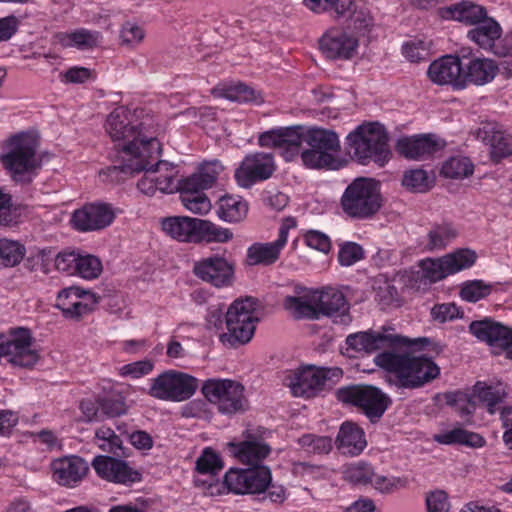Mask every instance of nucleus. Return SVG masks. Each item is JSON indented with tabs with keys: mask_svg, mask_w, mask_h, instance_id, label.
Masks as SVG:
<instances>
[{
	"mask_svg": "<svg viewBox=\"0 0 512 512\" xmlns=\"http://www.w3.org/2000/svg\"><path fill=\"white\" fill-rule=\"evenodd\" d=\"M102 272V263L100 259L91 254H85L80 251L76 274L84 279H95Z\"/></svg>",
	"mask_w": 512,
	"mask_h": 512,
	"instance_id": "obj_50",
	"label": "nucleus"
},
{
	"mask_svg": "<svg viewBox=\"0 0 512 512\" xmlns=\"http://www.w3.org/2000/svg\"><path fill=\"white\" fill-rule=\"evenodd\" d=\"M231 453L242 463L257 466L269 455L271 448L268 444L248 439L240 443H229Z\"/></svg>",
	"mask_w": 512,
	"mask_h": 512,
	"instance_id": "obj_30",
	"label": "nucleus"
},
{
	"mask_svg": "<svg viewBox=\"0 0 512 512\" xmlns=\"http://www.w3.org/2000/svg\"><path fill=\"white\" fill-rule=\"evenodd\" d=\"M146 37L145 30L134 22H125L119 31V44L122 47L136 49Z\"/></svg>",
	"mask_w": 512,
	"mask_h": 512,
	"instance_id": "obj_49",
	"label": "nucleus"
},
{
	"mask_svg": "<svg viewBox=\"0 0 512 512\" xmlns=\"http://www.w3.org/2000/svg\"><path fill=\"white\" fill-rule=\"evenodd\" d=\"M53 479L62 486L77 485L88 471L87 463L78 456H66L51 464Z\"/></svg>",
	"mask_w": 512,
	"mask_h": 512,
	"instance_id": "obj_24",
	"label": "nucleus"
},
{
	"mask_svg": "<svg viewBox=\"0 0 512 512\" xmlns=\"http://www.w3.org/2000/svg\"><path fill=\"white\" fill-rule=\"evenodd\" d=\"M463 64L459 57L447 55L432 62L427 74L430 80L438 85H452L455 88H464L462 77Z\"/></svg>",
	"mask_w": 512,
	"mask_h": 512,
	"instance_id": "obj_23",
	"label": "nucleus"
},
{
	"mask_svg": "<svg viewBox=\"0 0 512 512\" xmlns=\"http://www.w3.org/2000/svg\"><path fill=\"white\" fill-rule=\"evenodd\" d=\"M340 205L345 215L365 220L373 217L382 206L378 182L370 178H357L345 189Z\"/></svg>",
	"mask_w": 512,
	"mask_h": 512,
	"instance_id": "obj_4",
	"label": "nucleus"
},
{
	"mask_svg": "<svg viewBox=\"0 0 512 512\" xmlns=\"http://www.w3.org/2000/svg\"><path fill=\"white\" fill-rule=\"evenodd\" d=\"M216 214L224 222L238 223L244 220L248 213V204L240 196L223 195L216 203Z\"/></svg>",
	"mask_w": 512,
	"mask_h": 512,
	"instance_id": "obj_34",
	"label": "nucleus"
},
{
	"mask_svg": "<svg viewBox=\"0 0 512 512\" xmlns=\"http://www.w3.org/2000/svg\"><path fill=\"white\" fill-rule=\"evenodd\" d=\"M346 146L348 153L362 163L371 159L383 166L391 155L388 135L378 123L358 126L348 134Z\"/></svg>",
	"mask_w": 512,
	"mask_h": 512,
	"instance_id": "obj_3",
	"label": "nucleus"
},
{
	"mask_svg": "<svg viewBox=\"0 0 512 512\" xmlns=\"http://www.w3.org/2000/svg\"><path fill=\"white\" fill-rule=\"evenodd\" d=\"M198 388V380L176 370H167L152 379L148 394L164 401L181 402L189 399Z\"/></svg>",
	"mask_w": 512,
	"mask_h": 512,
	"instance_id": "obj_11",
	"label": "nucleus"
},
{
	"mask_svg": "<svg viewBox=\"0 0 512 512\" xmlns=\"http://www.w3.org/2000/svg\"><path fill=\"white\" fill-rule=\"evenodd\" d=\"M223 166L218 160L204 162L191 176L185 178L188 185H195L201 189L211 188L223 171Z\"/></svg>",
	"mask_w": 512,
	"mask_h": 512,
	"instance_id": "obj_41",
	"label": "nucleus"
},
{
	"mask_svg": "<svg viewBox=\"0 0 512 512\" xmlns=\"http://www.w3.org/2000/svg\"><path fill=\"white\" fill-rule=\"evenodd\" d=\"M92 466L102 479L119 484H131L140 481V473L127 462L110 456H96Z\"/></svg>",
	"mask_w": 512,
	"mask_h": 512,
	"instance_id": "obj_22",
	"label": "nucleus"
},
{
	"mask_svg": "<svg viewBox=\"0 0 512 512\" xmlns=\"http://www.w3.org/2000/svg\"><path fill=\"white\" fill-rule=\"evenodd\" d=\"M6 358L13 366L29 368L39 360L38 352L33 348V338L26 328L11 329L9 333H0V359Z\"/></svg>",
	"mask_w": 512,
	"mask_h": 512,
	"instance_id": "obj_12",
	"label": "nucleus"
},
{
	"mask_svg": "<svg viewBox=\"0 0 512 512\" xmlns=\"http://www.w3.org/2000/svg\"><path fill=\"white\" fill-rule=\"evenodd\" d=\"M257 322L256 301L251 297L235 300L226 311L227 332L220 334V341L231 347L248 343Z\"/></svg>",
	"mask_w": 512,
	"mask_h": 512,
	"instance_id": "obj_5",
	"label": "nucleus"
},
{
	"mask_svg": "<svg viewBox=\"0 0 512 512\" xmlns=\"http://www.w3.org/2000/svg\"><path fill=\"white\" fill-rule=\"evenodd\" d=\"M36 147L37 141L30 134L21 133L9 140L7 151L0 156V159L13 180L22 183L31 182L30 174L39 167Z\"/></svg>",
	"mask_w": 512,
	"mask_h": 512,
	"instance_id": "obj_6",
	"label": "nucleus"
},
{
	"mask_svg": "<svg viewBox=\"0 0 512 512\" xmlns=\"http://www.w3.org/2000/svg\"><path fill=\"white\" fill-rule=\"evenodd\" d=\"M224 467L220 456L211 448H205L196 461V470L200 474H218Z\"/></svg>",
	"mask_w": 512,
	"mask_h": 512,
	"instance_id": "obj_52",
	"label": "nucleus"
},
{
	"mask_svg": "<svg viewBox=\"0 0 512 512\" xmlns=\"http://www.w3.org/2000/svg\"><path fill=\"white\" fill-rule=\"evenodd\" d=\"M94 443L104 452L124 455L123 442L110 427L101 426L95 431Z\"/></svg>",
	"mask_w": 512,
	"mask_h": 512,
	"instance_id": "obj_44",
	"label": "nucleus"
},
{
	"mask_svg": "<svg viewBox=\"0 0 512 512\" xmlns=\"http://www.w3.org/2000/svg\"><path fill=\"white\" fill-rule=\"evenodd\" d=\"M458 236L457 229L448 222L433 224L421 242L423 250L435 252L444 250Z\"/></svg>",
	"mask_w": 512,
	"mask_h": 512,
	"instance_id": "obj_33",
	"label": "nucleus"
},
{
	"mask_svg": "<svg viewBox=\"0 0 512 512\" xmlns=\"http://www.w3.org/2000/svg\"><path fill=\"white\" fill-rule=\"evenodd\" d=\"M233 238V233L228 228H223L209 220L198 219L195 243H226Z\"/></svg>",
	"mask_w": 512,
	"mask_h": 512,
	"instance_id": "obj_42",
	"label": "nucleus"
},
{
	"mask_svg": "<svg viewBox=\"0 0 512 512\" xmlns=\"http://www.w3.org/2000/svg\"><path fill=\"white\" fill-rule=\"evenodd\" d=\"M213 93L217 96L237 102L261 104L264 101L262 94L259 91H256L243 83L216 88Z\"/></svg>",
	"mask_w": 512,
	"mask_h": 512,
	"instance_id": "obj_40",
	"label": "nucleus"
},
{
	"mask_svg": "<svg viewBox=\"0 0 512 512\" xmlns=\"http://www.w3.org/2000/svg\"><path fill=\"white\" fill-rule=\"evenodd\" d=\"M358 46V39L338 26L329 28L319 40L320 50L329 59H351Z\"/></svg>",
	"mask_w": 512,
	"mask_h": 512,
	"instance_id": "obj_18",
	"label": "nucleus"
},
{
	"mask_svg": "<svg viewBox=\"0 0 512 512\" xmlns=\"http://www.w3.org/2000/svg\"><path fill=\"white\" fill-rule=\"evenodd\" d=\"M17 210L12 204V197L0 188V225L9 226L17 222Z\"/></svg>",
	"mask_w": 512,
	"mask_h": 512,
	"instance_id": "obj_64",
	"label": "nucleus"
},
{
	"mask_svg": "<svg viewBox=\"0 0 512 512\" xmlns=\"http://www.w3.org/2000/svg\"><path fill=\"white\" fill-rule=\"evenodd\" d=\"M284 247L277 239L273 242L254 243L247 249L245 262L249 266L272 265L280 258Z\"/></svg>",
	"mask_w": 512,
	"mask_h": 512,
	"instance_id": "obj_35",
	"label": "nucleus"
},
{
	"mask_svg": "<svg viewBox=\"0 0 512 512\" xmlns=\"http://www.w3.org/2000/svg\"><path fill=\"white\" fill-rule=\"evenodd\" d=\"M283 305L295 318L319 319L320 315L339 317L340 322H346L348 315L347 303L342 292L334 289L322 291L316 305H312L301 297L287 296Z\"/></svg>",
	"mask_w": 512,
	"mask_h": 512,
	"instance_id": "obj_8",
	"label": "nucleus"
},
{
	"mask_svg": "<svg viewBox=\"0 0 512 512\" xmlns=\"http://www.w3.org/2000/svg\"><path fill=\"white\" fill-rule=\"evenodd\" d=\"M370 484L379 492L388 494L406 488L408 480L405 477H387L374 474Z\"/></svg>",
	"mask_w": 512,
	"mask_h": 512,
	"instance_id": "obj_55",
	"label": "nucleus"
},
{
	"mask_svg": "<svg viewBox=\"0 0 512 512\" xmlns=\"http://www.w3.org/2000/svg\"><path fill=\"white\" fill-rule=\"evenodd\" d=\"M304 138L309 147L323 150L335 157L340 150L338 136L333 131L321 128H311L306 134H304Z\"/></svg>",
	"mask_w": 512,
	"mask_h": 512,
	"instance_id": "obj_39",
	"label": "nucleus"
},
{
	"mask_svg": "<svg viewBox=\"0 0 512 512\" xmlns=\"http://www.w3.org/2000/svg\"><path fill=\"white\" fill-rule=\"evenodd\" d=\"M101 414L107 417H116L126 412V404L121 394H111L99 398Z\"/></svg>",
	"mask_w": 512,
	"mask_h": 512,
	"instance_id": "obj_59",
	"label": "nucleus"
},
{
	"mask_svg": "<svg viewBox=\"0 0 512 512\" xmlns=\"http://www.w3.org/2000/svg\"><path fill=\"white\" fill-rule=\"evenodd\" d=\"M431 50V41L426 39H413L403 44V55L411 62L428 60Z\"/></svg>",
	"mask_w": 512,
	"mask_h": 512,
	"instance_id": "obj_51",
	"label": "nucleus"
},
{
	"mask_svg": "<svg viewBox=\"0 0 512 512\" xmlns=\"http://www.w3.org/2000/svg\"><path fill=\"white\" fill-rule=\"evenodd\" d=\"M491 293V286L481 280H474L465 283L461 288L462 299L469 302H477Z\"/></svg>",
	"mask_w": 512,
	"mask_h": 512,
	"instance_id": "obj_61",
	"label": "nucleus"
},
{
	"mask_svg": "<svg viewBox=\"0 0 512 512\" xmlns=\"http://www.w3.org/2000/svg\"><path fill=\"white\" fill-rule=\"evenodd\" d=\"M474 166L466 157H452L447 160L441 169L446 178L463 179L473 174Z\"/></svg>",
	"mask_w": 512,
	"mask_h": 512,
	"instance_id": "obj_48",
	"label": "nucleus"
},
{
	"mask_svg": "<svg viewBox=\"0 0 512 512\" xmlns=\"http://www.w3.org/2000/svg\"><path fill=\"white\" fill-rule=\"evenodd\" d=\"M339 401L357 406L374 422L382 417L390 404L389 397L370 385H352L338 389Z\"/></svg>",
	"mask_w": 512,
	"mask_h": 512,
	"instance_id": "obj_13",
	"label": "nucleus"
},
{
	"mask_svg": "<svg viewBox=\"0 0 512 512\" xmlns=\"http://www.w3.org/2000/svg\"><path fill=\"white\" fill-rule=\"evenodd\" d=\"M349 19L353 28L358 32L364 33L369 31L374 25V18L371 15L369 8L360 2L354 12L350 15Z\"/></svg>",
	"mask_w": 512,
	"mask_h": 512,
	"instance_id": "obj_62",
	"label": "nucleus"
},
{
	"mask_svg": "<svg viewBox=\"0 0 512 512\" xmlns=\"http://www.w3.org/2000/svg\"><path fill=\"white\" fill-rule=\"evenodd\" d=\"M507 396L506 386L500 382L488 384L487 382L478 381L473 386V400L477 399L490 414H494L497 411L501 412L502 404Z\"/></svg>",
	"mask_w": 512,
	"mask_h": 512,
	"instance_id": "obj_27",
	"label": "nucleus"
},
{
	"mask_svg": "<svg viewBox=\"0 0 512 512\" xmlns=\"http://www.w3.org/2000/svg\"><path fill=\"white\" fill-rule=\"evenodd\" d=\"M25 247L17 241L0 239V265L14 267L24 258Z\"/></svg>",
	"mask_w": 512,
	"mask_h": 512,
	"instance_id": "obj_47",
	"label": "nucleus"
},
{
	"mask_svg": "<svg viewBox=\"0 0 512 512\" xmlns=\"http://www.w3.org/2000/svg\"><path fill=\"white\" fill-rule=\"evenodd\" d=\"M476 260V254L468 249L458 250L437 259L427 258L421 261L423 278L437 282L448 275L471 267Z\"/></svg>",
	"mask_w": 512,
	"mask_h": 512,
	"instance_id": "obj_15",
	"label": "nucleus"
},
{
	"mask_svg": "<svg viewBox=\"0 0 512 512\" xmlns=\"http://www.w3.org/2000/svg\"><path fill=\"white\" fill-rule=\"evenodd\" d=\"M303 164L312 169H337L338 163L334 155L324 152L323 150L310 147L301 153Z\"/></svg>",
	"mask_w": 512,
	"mask_h": 512,
	"instance_id": "obj_45",
	"label": "nucleus"
},
{
	"mask_svg": "<svg viewBox=\"0 0 512 512\" xmlns=\"http://www.w3.org/2000/svg\"><path fill=\"white\" fill-rule=\"evenodd\" d=\"M195 185H188L184 179L181 180L180 200L182 205L194 214H206L211 209L209 198Z\"/></svg>",
	"mask_w": 512,
	"mask_h": 512,
	"instance_id": "obj_37",
	"label": "nucleus"
},
{
	"mask_svg": "<svg viewBox=\"0 0 512 512\" xmlns=\"http://www.w3.org/2000/svg\"><path fill=\"white\" fill-rule=\"evenodd\" d=\"M439 15L445 20H455L465 25H477L487 17V11L481 5L470 1H462L440 8Z\"/></svg>",
	"mask_w": 512,
	"mask_h": 512,
	"instance_id": "obj_26",
	"label": "nucleus"
},
{
	"mask_svg": "<svg viewBox=\"0 0 512 512\" xmlns=\"http://www.w3.org/2000/svg\"><path fill=\"white\" fill-rule=\"evenodd\" d=\"M244 386L229 379H209L202 387L204 396L217 406L222 414L245 412L249 403L244 395Z\"/></svg>",
	"mask_w": 512,
	"mask_h": 512,
	"instance_id": "obj_10",
	"label": "nucleus"
},
{
	"mask_svg": "<svg viewBox=\"0 0 512 512\" xmlns=\"http://www.w3.org/2000/svg\"><path fill=\"white\" fill-rule=\"evenodd\" d=\"M364 257L363 248L355 242H345L340 246L338 261L342 266H352Z\"/></svg>",
	"mask_w": 512,
	"mask_h": 512,
	"instance_id": "obj_63",
	"label": "nucleus"
},
{
	"mask_svg": "<svg viewBox=\"0 0 512 512\" xmlns=\"http://www.w3.org/2000/svg\"><path fill=\"white\" fill-rule=\"evenodd\" d=\"M305 141L304 130L300 126H296L294 131L288 134L285 144L281 147L280 154L286 161L293 160L298 154L302 142Z\"/></svg>",
	"mask_w": 512,
	"mask_h": 512,
	"instance_id": "obj_58",
	"label": "nucleus"
},
{
	"mask_svg": "<svg viewBox=\"0 0 512 512\" xmlns=\"http://www.w3.org/2000/svg\"><path fill=\"white\" fill-rule=\"evenodd\" d=\"M198 218L187 216H173L163 219V231L181 242L195 243Z\"/></svg>",
	"mask_w": 512,
	"mask_h": 512,
	"instance_id": "obj_32",
	"label": "nucleus"
},
{
	"mask_svg": "<svg viewBox=\"0 0 512 512\" xmlns=\"http://www.w3.org/2000/svg\"><path fill=\"white\" fill-rule=\"evenodd\" d=\"M125 107L115 108L106 119L105 130L113 142L121 147L122 165L110 166L100 172L105 181H119L122 171L145 168V157L156 159L161 155L160 142L152 130L151 119L132 120Z\"/></svg>",
	"mask_w": 512,
	"mask_h": 512,
	"instance_id": "obj_1",
	"label": "nucleus"
},
{
	"mask_svg": "<svg viewBox=\"0 0 512 512\" xmlns=\"http://www.w3.org/2000/svg\"><path fill=\"white\" fill-rule=\"evenodd\" d=\"M102 40V34L98 31H91L84 28L77 29L63 38V44L76 47L80 50H90L97 47Z\"/></svg>",
	"mask_w": 512,
	"mask_h": 512,
	"instance_id": "obj_43",
	"label": "nucleus"
},
{
	"mask_svg": "<svg viewBox=\"0 0 512 512\" xmlns=\"http://www.w3.org/2000/svg\"><path fill=\"white\" fill-rule=\"evenodd\" d=\"M272 480L267 466L257 465L248 469L231 468L224 477V485L234 494H259L264 492Z\"/></svg>",
	"mask_w": 512,
	"mask_h": 512,
	"instance_id": "obj_14",
	"label": "nucleus"
},
{
	"mask_svg": "<svg viewBox=\"0 0 512 512\" xmlns=\"http://www.w3.org/2000/svg\"><path fill=\"white\" fill-rule=\"evenodd\" d=\"M80 250H63L54 258L55 269L67 275H75Z\"/></svg>",
	"mask_w": 512,
	"mask_h": 512,
	"instance_id": "obj_60",
	"label": "nucleus"
},
{
	"mask_svg": "<svg viewBox=\"0 0 512 512\" xmlns=\"http://www.w3.org/2000/svg\"><path fill=\"white\" fill-rule=\"evenodd\" d=\"M194 274L215 287L228 286L233 282L234 265L221 256H210L195 263Z\"/></svg>",
	"mask_w": 512,
	"mask_h": 512,
	"instance_id": "obj_20",
	"label": "nucleus"
},
{
	"mask_svg": "<svg viewBox=\"0 0 512 512\" xmlns=\"http://www.w3.org/2000/svg\"><path fill=\"white\" fill-rule=\"evenodd\" d=\"M116 217L114 207L105 202H91L72 213V227L79 232L101 231L109 227Z\"/></svg>",
	"mask_w": 512,
	"mask_h": 512,
	"instance_id": "obj_17",
	"label": "nucleus"
},
{
	"mask_svg": "<svg viewBox=\"0 0 512 512\" xmlns=\"http://www.w3.org/2000/svg\"><path fill=\"white\" fill-rule=\"evenodd\" d=\"M396 150L408 159L419 160L432 154L436 144L426 136L405 137L398 140Z\"/></svg>",
	"mask_w": 512,
	"mask_h": 512,
	"instance_id": "obj_36",
	"label": "nucleus"
},
{
	"mask_svg": "<svg viewBox=\"0 0 512 512\" xmlns=\"http://www.w3.org/2000/svg\"><path fill=\"white\" fill-rule=\"evenodd\" d=\"M402 184L413 192H425L430 188V181L426 171L414 169L405 172Z\"/></svg>",
	"mask_w": 512,
	"mask_h": 512,
	"instance_id": "obj_54",
	"label": "nucleus"
},
{
	"mask_svg": "<svg viewBox=\"0 0 512 512\" xmlns=\"http://www.w3.org/2000/svg\"><path fill=\"white\" fill-rule=\"evenodd\" d=\"M145 162V168L139 170H131V171H122L120 176L123 177L118 182L124 181L127 177L134 175L135 173H140L144 171L143 177L138 181L137 187L140 192L145 195L152 196L157 191V180L156 173L161 172L163 169H168V163L161 161L160 155L153 159L152 157H143Z\"/></svg>",
	"mask_w": 512,
	"mask_h": 512,
	"instance_id": "obj_29",
	"label": "nucleus"
},
{
	"mask_svg": "<svg viewBox=\"0 0 512 512\" xmlns=\"http://www.w3.org/2000/svg\"><path fill=\"white\" fill-rule=\"evenodd\" d=\"M374 361L378 367L389 372L388 382L401 389L421 388L440 374L438 365L424 355L385 351L379 353Z\"/></svg>",
	"mask_w": 512,
	"mask_h": 512,
	"instance_id": "obj_2",
	"label": "nucleus"
},
{
	"mask_svg": "<svg viewBox=\"0 0 512 512\" xmlns=\"http://www.w3.org/2000/svg\"><path fill=\"white\" fill-rule=\"evenodd\" d=\"M478 136L491 148L494 159H502L512 155V134L487 124L479 129Z\"/></svg>",
	"mask_w": 512,
	"mask_h": 512,
	"instance_id": "obj_31",
	"label": "nucleus"
},
{
	"mask_svg": "<svg viewBox=\"0 0 512 512\" xmlns=\"http://www.w3.org/2000/svg\"><path fill=\"white\" fill-rule=\"evenodd\" d=\"M343 376L339 367L307 366L301 369L287 371L283 383L289 387L296 397H314L326 387L338 383Z\"/></svg>",
	"mask_w": 512,
	"mask_h": 512,
	"instance_id": "obj_7",
	"label": "nucleus"
},
{
	"mask_svg": "<svg viewBox=\"0 0 512 512\" xmlns=\"http://www.w3.org/2000/svg\"><path fill=\"white\" fill-rule=\"evenodd\" d=\"M438 443L445 445H465L471 448H480L485 445V439L478 433L456 427L435 436Z\"/></svg>",
	"mask_w": 512,
	"mask_h": 512,
	"instance_id": "obj_38",
	"label": "nucleus"
},
{
	"mask_svg": "<svg viewBox=\"0 0 512 512\" xmlns=\"http://www.w3.org/2000/svg\"><path fill=\"white\" fill-rule=\"evenodd\" d=\"M430 343L428 338L409 339L398 335L394 332V328L383 326L379 331H363L350 334L346 338L348 348L363 353H373L380 349L411 347L422 349Z\"/></svg>",
	"mask_w": 512,
	"mask_h": 512,
	"instance_id": "obj_9",
	"label": "nucleus"
},
{
	"mask_svg": "<svg viewBox=\"0 0 512 512\" xmlns=\"http://www.w3.org/2000/svg\"><path fill=\"white\" fill-rule=\"evenodd\" d=\"M445 400L448 405L454 406L461 416L472 414L476 410L473 394L468 395L460 391L449 392L445 394Z\"/></svg>",
	"mask_w": 512,
	"mask_h": 512,
	"instance_id": "obj_53",
	"label": "nucleus"
},
{
	"mask_svg": "<svg viewBox=\"0 0 512 512\" xmlns=\"http://www.w3.org/2000/svg\"><path fill=\"white\" fill-rule=\"evenodd\" d=\"M273 156L269 153H255L245 157L235 171V178L241 187L248 188L254 183L268 179L274 171Z\"/></svg>",
	"mask_w": 512,
	"mask_h": 512,
	"instance_id": "obj_19",
	"label": "nucleus"
},
{
	"mask_svg": "<svg viewBox=\"0 0 512 512\" xmlns=\"http://www.w3.org/2000/svg\"><path fill=\"white\" fill-rule=\"evenodd\" d=\"M373 476V468L363 461L348 464L343 468V478L355 485L370 484Z\"/></svg>",
	"mask_w": 512,
	"mask_h": 512,
	"instance_id": "obj_46",
	"label": "nucleus"
},
{
	"mask_svg": "<svg viewBox=\"0 0 512 512\" xmlns=\"http://www.w3.org/2000/svg\"><path fill=\"white\" fill-rule=\"evenodd\" d=\"M299 443L311 453L327 454L332 449V439L328 436L306 434L299 439Z\"/></svg>",
	"mask_w": 512,
	"mask_h": 512,
	"instance_id": "obj_57",
	"label": "nucleus"
},
{
	"mask_svg": "<svg viewBox=\"0 0 512 512\" xmlns=\"http://www.w3.org/2000/svg\"><path fill=\"white\" fill-rule=\"evenodd\" d=\"M295 127L280 128L262 133L258 143L261 147H271L280 150L288 139V134L294 131Z\"/></svg>",
	"mask_w": 512,
	"mask_h": 512,
	"instance_id": "obj_56",
	"label": "nucleus"
},
{
	"mask_svg": "<svg viewBox=\"0 0 512 512\" xmlns=\"http://www.w3.org/2000/svg\"><path fill=\"white\" fill-rule=\"evenodd\" d=\"M502 29L492 18H484L475 27L468 31L467 37L480 48L492 51L497 55L506 57L503 68L508 77H512V40L507 48L499 49L497 41L500 40Z\"/></svg>",
	"mask_w": 512,
	"mask_h": 512,
	"instance_id": "obj_16",
	"label": "nucleus"
},
{
	"mask_svg": "<svg viewBox=\"0 0 512 512\" xmlns=\"http://www.w3.org/2000/svg\"><path fill=\"white\" fill-rule=\"evenodd\" d=\"M335 444L342 454L357 456L365 449L367 441L360 426L354 422L346 421L340 426Z\"/></svg>",
	"mask_w": 512,
	"mask_h": 512,
	"instance_id": "obj_25",
	"label": "nucleus"
},
{
	"mask_svg": "<svg viewBox=\"0 0 512 512\" xmlns=\"http://www.w3.org/2000/svg\"><path fill=\"white\" fill-rule=\"evenodd\" d=\"M469 330L479 340L504 350L507 358L512 359V329L491 319H484L473 321Z\"/></svg>",
	"mask_w": 512,
	"mask_h": 512,
	"instance_id": "obj_21",
	"label": "nucleus"
},
{
	"mask_svg": "<svg viewBox=\"0 0 512 512\" xmlns=\"http://www.w3.org/2000/svg\"><path fill=\"white\" fill-rule=\"evenodd\" d=\"M498 72L496 63L488 58H473L463 65L462 77L464 87L468 83L475 85H485L491 82Z\"/></svg>",
	"mask_w": 512,
	"mask_h": 512,
	"instance_id": "obj_28",
	"label": "nucleus"
}]
</instances>
